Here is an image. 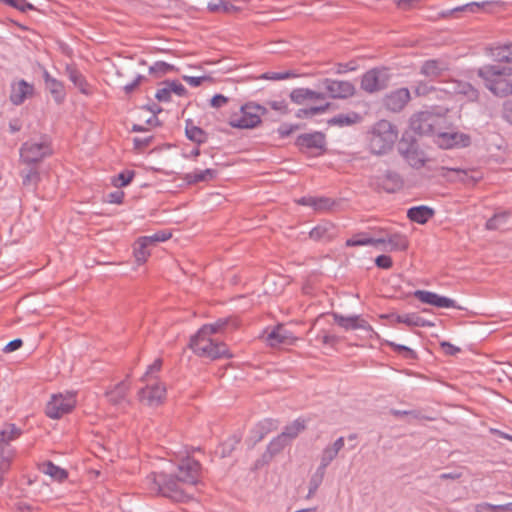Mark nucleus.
Instances as JSON below:
<instances>
[{
    "instance_id": "nucleus-1",
    "label": "nucleus",
    "mask_w": 512,
    "mask_h": 512,
    "mask_svg": "<svg viewBox=\"0 0 512 512\" xmlns=\"http://www.w3.org/2000/svg\"><path fill=\"white\" fill-rule=\"evenodd\" d=\"M200 470V462L187 457L178 465L177 474L151 472L145 478V486L153 495L162 496L174 502L184 503L189 501L191 496L181 485H197Z\"/></svg>"
},
{
    "instance_id": "nucleus-2",
    "label": "nucleus",
    "mask_w": 512,
    "mask_h": 512,
    "mask_svg": "<svg viewBox=\"0 0 512 512\" xmlns=\"http://www.w3.org/2000/svg\"><path fill=\"white\" fill-rule=\"evenodd\" d=\"M398 134L397 126L392 122L385 119L377 121L367 132L370 152L378 156L389 153L398 139Z\"/></svg>"
},
{
    "instance_id": "nucleus-3",
    "label": "nucleus",
    "mask_w": 512,
    "mask_h": 512,
    "mask_svg": "<svg viewBox=\"0 0 512 512\" xmlns=\"http://www.w3.org/2000/svg\"><path fill=\"white\" fill-rule=\"evenodd\" d=\"M512 74V68L497 65H484L477 75L484 81L485 87L496 97L505 98L512 94V80L503 78Z\"/></svg>"
},
{
    "instance_id": "nucleus-4",
    "label": "nucleus",
    "mask_w": 512,
    "mask_h": 512,
    "mask_svg": "<svg viewBox=\"0 0 512 512\" xmlns=\"http://www.w3.org/2000/svg\"><path fill=\"white\" fill-rule=\"evenodd\" d=\"M189 347L198 356L207 357L211 360L232 357L225 343L215 341L209 337L192 336Z\"/></svg>"
},
{
    "instance_id": "nucleus-5",
    "label": "nucleus",
    "mask_w": 512,
    "mask_h": 512,
    "mask_svg": "<svg viewBox=\"0 0 512 512\" xmlns=\"http://www.w3.org/2000/svg\"><path fill=\"white\" fill-rule=\"evenodd\" d=\"M240 112L241 116L231 118L229 125L233 128L252 129L261 123V116L265 115L268 110L255 102H247L240 107Z\"/></svg>"
},
{
    "instance_id": "nucleus-6",
    "label": "nucleus",
    "mask_w": 512,
    "mask_h": 512,
    "mask_svg": "<svg viewBox=\"0 0 512 512\" xmlns=\"http://www.w3.org/2000/svg\"><path fill=\"white\" fill-rule=\"evenodd\" d=\"M52 154L51 144L46 139L41 142L27 141L20 147V160L26 165H38Z\"/></svg>"
},
{
    "instance_id": "nucleus-7",
    "label": "nucleus",
    "mask_w": 512,
    "mask_h": 512,
    "mask_svg": "<svg viewBox=\"0 0 512 512\" xmlns=\"http://www.w3.org/2000/svg\"><path fill=\"white\" fill-rule=\"evenodd\" d=\"M441 122L442 119L439 116L429 111H421L411 118L410 128L419 136H436Z\"/></svg>"
},
{
    "instance_id": "nucleus-8",
    "label": "nucleus",
    "mask_w": 512,
    "mask_h": 512,
    "mask_svg": "<svg viewBox=\"0 0 512 512\" xmlns=\"http://www.w3.org/2000/svg\"><path fill=\"white\" fill-rule=\"evenodd\" d=\"M389 80L386 68H372L362 75L360 87L363 91L373 94L386 89Z\"/></svg>"
},
{
    "instance_id": "nucleus-9",
    "label": "nucleus",
    "mask_w": 512,
    "mask_h": 512,
    "mask_svg": "<svg viewBox=\"0 0 512 512\" xmlns=\"http://www.w3.org/2000/svg\"><path fill=\"white\" fill-rule=\"evenodd\" d=\"M76 400L73 393L53 395L47 403L45 413L51 419H59L73 410Z\"/></svg>"
},
{
    "instance_id": "nucleus-10",
    "label": "nucleus",
    "mask_w": 512,
    "mask_h": 512,
    "mask_svg": "<svg viewBox=\"0 0 512 512\" xmlns=\"http://www.w3.org/2000/svg\"><path fill=\"white\" fill-rule=\"evenodd\" d=\"M295 146L301 153L318 151L317 155L326 152V136L323 132L315 131L312 133L300 134L295 140Z\"/></svg>"
},
{
    "instance_id": "nucleus-11",
    "label": "nucleus",
    "mask_w": 512,
    "mask_h": 512,
    "mask_svg": "<svg viewBox=\"0 0 512 512\" xmlns=\"http://www.w3.org/2000/svg\"><path fill=\"white\" fill-rule=\"evenodd\" d=\"M321 85L332 99H348L356 94V87L350 81L325 78L321 80Z\"/></svg>"
},
{
    "instance_id": "nucleus-12",
    "label": "nucleus",
    "mask_w": 512,
    "mask_h": 512,
    "mask_svg": "<svg viewBox=\"0 0 512 512\" xmlns=\"http://www.w3.org/2000/svg\"><path fill=\"white\" fill-rule=\"evenodd\" d=\"M435 143L443 149L453 147H468L471 144V138L468 134L458 132H438Z\"/></svg>"
},
{
    "instance_id": "nucleus-13",
    "label": "nucleus",
    "mask_w": 512,
    "mask_h": 512,
    "mask_svg": "<svg viewBox=\"0 0 512 512\" xmlns=\"http://www.w3.org/2000/svg\"><path fill=\"white\" fill-rule=\"evenodd\" d=\"M165 395L166 388L159 383L147 382L146 387L139 391L140 400L151 407L160 405L165 399Z\"/></svg>"
},
{
    "instance_id": "nucleus-14",
    "label": "nucleus",
    "mask_w": 512,
    "mask_h": 512,
    "mask_svg": "<svg viewBox=\"0 0 512 512\" xmlns=\"http://www.w3.org/2000/svg\"><path fill=\"white\" fill-rule=\"evenodd\" d=\"M413 295L420 302L435 306L437 308H460L457 306L453 299L438 295L437 293L431 291L416 290L414 291Z\"/></svg>"
},
{
    "instance_id": "nucleus-15",
    "label": "nucleus",
    "mask_w": 512,
    "mask_h": 512,
    "mask_svg": "<svg viewBox=\"0 0 512 512\" xmlns=\"http://www.w3.org/2000/svg\"><path fill=\"white\" fill-rule=\"evenodd\" d=\"M413 295L420 302L435 306L437 308H460L457 306L453 299L438 295L437 293L431 291L416 290L414 291Z\"/></svg>"
},
{
    "instance_id": "nucleus-16",
    "label": "nucleus",
    "mask_w": 512,
    "mask_h": 512,
    "mask_svg": "<svg viewBox=\"0 0 512 512\" xmlns=\"http://www.w3.org/2000/svg\"><path fill=\"white\" fill-rule=\"evenodd\" d=\"M410 100V91L407 88L396 89L383 98L384 107L392 112H400Z\"/></svg>"
},
{
    "instance_id": "nucleus-17",
    "label": "nucleus",
    "mask_w": 512,
    "mask_h": 512,
    "mask_svg": "<svg viewBox=\"0 0 512 512\" xmlns=\"http://www.w3.org/2000/svg\"><path fill=\"white\" fill-rule=\"evenodd\" d=\"M297 340L292 332L285 328L283 324H278L266 336V342L270 347H278L280 345H292Z\"/></svg>"
},
{
    "instance_id": "nucleus-18",
    "label": "nucleus",
    "mask_w": 512,
    "mask_h": 512,
    "mask_svg": "<svg viewBox=\"0 0 512 512\" xmlns=\"http://www.w3.org/2000/svg\"><path fill=\"white\" fill-rule=\"evenodd\" d=\"M376 185L387 193H395L402 189L404 180L399 173L388 170L384 175L376 177Z\"/></svg>"
},
{
    "instance_id": "nucleus-19",
    "label": "nucleus",
    "mask_w": 512,
    "mask_h": 512,
    "mask_svg": "<svg viewBox=\"0 0 512 512\" xmlns=\"http://www.w3.org/2000/svg\"><path fill=\"white\" fill-rule=\"evenodd\" d=\"M33 95V84L28 83L24 79L11 84V93L9 99L14 105L19 106L23 104L27 98H31Z\"/></svg>"
},
{
    "instance_id": "nucleus-20",
    "label": "nucleus",
    "mask_w": 512,
    "mask_h": 512,
    "mask_svg": "<svg viewBox=\"0 0 512 512\" xmlns=\"http://www.w3.org/2000/svg\"><path fill=\"white\" fill-rule=\"evenodd\" d=\"M383 317L391 320H395L398 323H404L410 327H432L434 323L420 317L416 313H408L405 315H397L395 313H391L388 315H384Z\"/></svg>"
},
{
    "instance_id": "nucleus-21",
    "label": "nucleus",
    "mask_w": 512,
    "mask_h": 512,
    "mask_svg": "<svg viewBox=\"0 0 512 512\" xmlns=\"http://www.w3.org/2000/svg\"><path fill=\"white\" fill-rule=\"evenodd\" d=\"M43 79L45 88L50 92L55 102L61 104L66 95L63 83L53 78L46 69L43 70Z\"/></svg>"
},
{
    "instance_id": "nucleus-22",
    "label": "nucleus",
    "mask_w": 512,
    "mask_h": 512,
    "mask_svg": "<svg viewBox=\"0 0 512 512\" xmlns=\"http://www.w3.org/2000/svg\"><path fill=\"white\" fill-rule=\"evenodd\" d=\"M22 187L28 191H35L41 181V176L37 165H27L20 171Z\"/></svg>"
},
{
    "instance_id": "nucleus-23",
    "label": "nucleus",
    "mask_w": 512,
    "mask_h": 512,
    "mask_svg": "<svg viewBox=\"0 0 512 512\" xmlns=\"http://www.w3.org/2000/svg\"><path fill=\"white\" fill-rule=\"evenodd\" d=\"M435 215V210L426 205L413 206L407 210V218L418 224H426Z\"/></svg>"
},
{
    "instance_id": "nucleus-24",
    "label": "nucleus",
    "mask_w": 512,
    "mask_h": 512,
    "mask_svg": "<svg viewBox=\"0 0 512 512\" xmlns=\"http://www.w3.org/2000/svg\"><path fill=\"white\" fill-rule=\"evenodd\" d=\"M337 230L334 224L324 222L315 226L309 233L311 239L315 241H331L336 237Z\"/></svg>"
},
{
    "instance_id": "nucleus-25",
    "label": "nucleus",
    "mask_w": 512,
    "mask_h": 512,
    "mask_svg": "<svg viewBox=\"0 0 512 512\" xmlns=\"http://www.w3.org/2000/svg\"><path fill=\"white\" fill-rule=\"evenodd\" d=\"M332 316H333L335 323H337L340 327H342L346 330L370 328L367 321L361 319L360 316H357V315L344 317L338 313H332Z\"/></svg>"
},
{
    "instance_id": "nucleus-26",
    "label": "nucleus",
    "mask_w": 512,
    "mask_h": 512,
    "mask_svg": "<svg viewBox=\"0 0 512 512\" xmlns=\"http://www.w3.org/2000/svg\"><path fill=\"white\" fill-rule=\"evenodd\" d=\"M446 70H448L447 63L440 59H430L422 64L420 74L435 79L440 77Z\"/></svg>"
},
{
    "instance_id": "nucleus-27",
    "label": "nucleus",
    "mask_w": 512,
    "mask_h": 512,
    "mask_svg": "<svg viewBox=\"0 0 512 512\" xmlns=\"http://www.w3.org/2000/svg\"><path fill=\"white\" fill-rule=\"evenodd\" d=\"M130 385L126 380L116 384L112 389L107 390L105 396L108 402L112 405H120L126 401V396L129 391Z\"/></svg>"
},
{
    "instance_id": "nucleus-28",
    "label": "nucleus",
    "mask_w": 512,
    "mask_h": 512,
    "mask_svg": "<svg viewBox=\"0 0 512 512\" xmlns=\"http://www.w3.org/2000/svg\"><path fill=\"white\" fill-rule=\"evenodd\" d=\"M288 442L285 440L284 435H278L273 438L267 446L266 451L262 454V463L268 464L274 456L279 454L286 446Z\"/></svg>"
},
{
    "instance_id": "nucleus-29",
    "label": "nucleus",
    "mask_w": 512,
    "mask_h": 512,
    "mask_svg": "<svg viewBox=\"0 0 512 512\" xmlns=\"http://www.w3.org/2000/svg\"><path fill=\"white\" fill-rule=\"evenodd\" d=\"M185 134L190 141L198 145L204 144L208 140L207 132L198 126H195L192 119H187L185 121Z\"/></svg>"
},
{
    "instance_id": "nucleus-30",
    "label": "nucleus",
    "mask_w": 512,
    "mask_h": 512,
    "mask_svg": "<svg viewBox=\"0 0 512 512\" xmlns=\"http://www.w3.org/2000/svg\"><path fill=\"white\" fill-rule=\"evenodd\" d=\"M298 204L313 207L316 211H324L329 210L334 205V201L328 197L308 196L299 199Z\"/></svg>"
},
{
    "instance_id": "nucleus-31",
    "label": "nucleus",
    "mask_w": 512,
    "mask_h": 512,
    "mask_svg": "<svg viewBox=\"0 0 512 512\" xmlns=\"http://www.w3.org/2000/svg\"><path fill=\"white\" fill-rule=\"evenodd\" d=\"M66 73L70 81L79 89V91L85 95H89L91 93L90 86L86 81L85 77L82 73L76 69L74 66L68 65L66 67Z\"/></svg>"
},
{
    "instance_id": "nucleus-32",
    "label": "nucleus",
    "mask_w": 512,
    "mask_h": 512,
    "mask_svg": "<svg viewBox=\"0 0 512 512\" xmlns=\"http://www.w3.org/2000/svg\"><path fill=\"white\" fill-rule=\"evenodd\" d=\"M40 470L58 482H63L68 478V472L65 469L49 460L41 464Z\"/></svg>"
},
{
    "instance_id": "nucleus-33",
    "label": "nucleus",
    "mask_w": 512,
    "mask_h": 512,
    "mask_svg": "<svg viewBox=\"0 0 512 512\" xmlns=\"http://www.w3.org/2000/svg\"><path fill=\"white\" fill-rule=\"evenodd\" d=\"M488 54L497 62L512 63V43L489 48Z\"/></svg>"
},
{
    "instance_id": "nucleus-34",
    "label": "nucleus",
    "mask_w": 512,
    "mask_h": 512,
    "mask_svg": "<svg viewBox=\"0 0 512 512\" xmlns=\"http://www.w3.org/2000/svg\"><path fill=\"white\" fill-rule=\"evenodd\" d=\"M217 176V170L215 169H205L200 171H195L192 173H187L184 177V180L189 184H196L199 182H208Z\"/></svg>"
},
{
    "instance_id": "nucleus-35",
    "label": "nucleus",
    "mask_w": 512,
    "mask_h": 512,
    "mask_svg": "<svg viewBox=\"0 0 512 512\" xmlns=\"http://www.w3.org/2000/svg\"><path fill=\"white\" fill-rule=\"evenodd\" d=\"M229 319H218L215 323L203 325L194 336L209 337L221 332L228 325Z\"/></svg>"
},
{
    "instance_id": "nucleus-36",
    "label": "nucleus",
    "mask_w": 512,
    "mask_h": 512,
    "mask_svg": "<svg viewBox=\"0 0 512 512\" xmlns=\"http://www.w3.org/2000/svg\"><path fill=\"white\" fill-rule=\"evenodd\" d=\"M418 147V143L416 138L414 137L413 133L410 131H405L402 134L401 139L398 143V152L403 157L407 153H409L411 150H414Z\"/></svg>"
},
{
    "instance_id": "nucleus-37",
    "label": "nucleus",
    "mask_w": 512,
    "mask_h": 512,
    "mask_svg": "<svg viewBox=\"0 0 512 512\" xmlns=\"http://www.w3.org/2000/svg\"><path fill=\"white\" fill-rule=\"evenodd\" d=\"M22 430L15 424L9 423L0 431V445H10V442L17 439Z\"/></svg>"
},
{
    "instance_id": "nucleus-38",
    "label": "nucleus",
    "mask_w": 512,
    "mask_h": 512,
    "mask_svg": "<svg viewBox=\"0 0 512 512\" xmlns=\"http://www.w3.org/2000/svg\"><path fill=\"white\" fill-rule=\"evenodd\" d=\"M207 9L213 13L224 14H234L241 10L239 7L233 5L231 2L224 0H219L218 2H209L207 5Z\"/></svg>"
},
{
    "instance_id": "nucleus-39",
    "label": "nucleus",
    "mask_w": 512,
    "mask_h": 512,
    "mask_svg": "<svg viewBox=\"0 0 512 512\" xmlns=\"http://www.w3.org/2000/svg\"><path fill=\"white\" fill-rule=\"evenodd\" d=\"M149 246L147 238L139 237L136 240L134 244V256L138 264H143L147 260L150 255V252L148 251Z\"/></svg>"
},
{
    "instance_id": "nucleus-40",
    "label": "nucleus",
    "mask_w": 512,
    "mask_h": 512,
    "mask_svg": "<svg viewBox=\"0 0 512 512\" xmlns=\"http://www.w3.org/2000/svg\"><path fill=\"white\" fill-rule=\"evenodd\" d=\"M15 450L10 445H0V473L5 474L11 467Z\"/></svg>"
},
{
    "instance_id": "nucleus-41",
    "label": "nucleus",
    "mask_w": 512,
    "mask_h": 512,
    "mask_svg": "<svg viewBox=\"0 0 512 512\" xmlns=\"http://www.w3.org/2000/svg\"><path fill=\"white\" fill-rule=\"evenodd\" d=\"M240 441L241 436L234 434L231 437H229L226 441L220 444L216 453H218L221 458L229 457L235 450L236 446L240 443Z\"/></svg>"
},
{
    "instance_id": "nucleus-42",
    "label": "nucleus",
    "mask_w": 512,
    "mask_h": 512,
    "mask_svg": "<svg viewBox=\"0 0 512 512\" xmlns=\"http://www.w3.org/2000/svg\"><path fill=\"white\" fill-rule=\"evenodd\" d=\"M360 120V116L356 112L350 114H338L328 120L329 125L337 126H349L357 123Z\"/></svg>"
},
{
    "instance_id": "nucleus-43",
    "label": "nucleus",
    "mask_w": 512,
    "mask_h": 512,
    "mask_svg": "<svg viewBox=\"0 0 512 512\" xmlns=\"http://www.w3.org/2000/svg\"><path fill=\"white\" fill-rule=\"evenodd\" d=\"M387 244L390 245V251H405L409 242L405 235L394 233L387 238Z\"/></svg>"
},
{
    "instance_id": "nucleus-44",
    "label": "nucleus",
    "mask_w": 512,
    "mask_h": 512,
    "mask_svg": "<svg viewBox=\"0 0 512 512\" xmlns=\"http://www.w3.org/2000/svg\"><path fill=\"white\" fill-rule=\"evenodd\" d=\"M305 429L304 422L295 420L292 424L287 425L280 435H284L285 440L289 443L290 440L296 438L298 434Z\"/></svg>"
},
{
    "instance_id": "nucleus-45",
    "label": "nucleus",
    "mask_w": 512,
    "mask_h": 512,
    "mask_svg": "<svg viewBox=\"0 0 512 512\" xmlns=\"http://www.w3.org/2000/svg\"><path fill=\"white\" fill-rule=\"evenodd\" d=\"M386 344L392 348L394 352L407 360H416L418 358L417 353L405 345L396 344L392 341H386Z\"/></svg>"
},
{
    "instance_id": "nucleus-46",
    "label": "nucleus",
    "mask_w": 512,
    "mask_h": 512,
    "mask_svg": "<svg viewBox=\"0 0 512 512\" xmlns=\"http://www.w3.org/2000/svg\"><path fill=\"white\" fill-rule=\"evenodd\" d=\"M510 213L508 211H503L499 213H495L491 218L486 221L485 228L487 230H497L500 228L502 224H504Z\"/></svg>"
},
{
    "instance_id": "nucleus-47",
    "label": "nucleus",
    "mask_w": 512,
    "mask_h": 512,
    "mask_svg": "<svg viewBox=\"0 0 512 512\" xmlns=\"http://www.w3.org/2000/svg\"><path fill=\"white\" fill-rule=\"evenodd\" d=\"M403 158L408 162V164L416 169H419L424 166V158L422 151L419 150V146L411 150L409 153L403 156Z\"/></svg>"
},
{
    "instance_id": "nucleus-48",
    "label": "nucleus",
    "mask_w": 512,
    "mask_h": 512,
    "mask_svg": "<svg viewBox=\"0 0 512 512\" xmlns=\"http://www.w3.org/2000/svg\"><path fill=\"white\" fill-rule=\"evenodd\" d=\"M178 68L172 64L166 63L164 61H157L152 66L149 67V73L162 76L167 74L168 72H177Z\"/></svg>"
},
{
    "instance_id": "nucleus-49",
    "label": "nucleus",
    "mask_w": 512,
    "mask_h": 512,
    "mask_svg": "<svg viewBox=\"0 0 512 512\" xmlns=\"http://www.w3.org/2000/svg\"><path fill=\"white\" fill-rule=\"evenodd\" d=\"M291 101L297 105H303L307 101H310V89L309 88H296L290 92L289 95Z\"/></svg>"
},
{
    "instance_id": "nucleus-50",
    "label": "nucleus",
    "mask_w": 512,
    "mask_h": 512,
    "mask_svg": "<svg viewBox=\"0 0 512 512\" xmlns=\"http://www.w3.org/2000/svg\"><path fill=\"white\" fill-rule=\"evenodd\" d=\"M330 105H331L330 103H326L321 106H313L310 108L299 109L296 112V117L297 118H308V117H312L317 114L324 113L325 111H327L329 109Z\"/></svg>"
},
{
    "instance_id": "nucleus-51",
    "label": "nucleus",
    "mask_w": 512,
    "mask_h": 512,
    "mask_svg": "<svg viewBox=\"0 0 512 512\" xmlns=\"http://www.w3.org/2000/svg\"><path fill=\"white\" fill-rule=\"evenodd\" d=\"M459 93L463 94L471 102H477L480 97L479 90L468 82L459 85Z\"/></svg>"
},
{
    "instance_id": "nucleus-52",
    "label": "nucleus",
    "mask_w": 512,
    "mask_h": 512,
    "mask_svg": "<svg viewBox=\"0 0 512 512\" xmlns=\"http://www.w3.org/2000/svg\"><path fill=\"white\" fill-rule=\"evenodd\" d=\"M135 176L134 170H124L112 180L115 187L121 188L129 185Z\"/></svg>"
},
{
    "instance_id": "nucleus-53",
    "label": "nucleus",
    "mask_w": 512,
    "mask_h": 512,
    "mask_svg": "<svg viewBox=\"0 0 512 512\" xmlns=\"http://www.w3.org/2000/svg\"><path fill=\"white\" fill-rule=\"evenodd\" d=\"M372 243V237H368L366 233L361 232L354 235L352 238L346 241L347 247H355V246H366Z\"/></svg>"
},
{
    "instance_id": "nucleus-54",
    "label": "nucleus",
    "mask_w": 512,
    "mask_h": 512,
    "mask_svg": "<svg viewBox=\"0 0 512 512\" xmlns=\"http://www.w3.org/2000/svg\"><path fill=\"white\" fill-rule=\"evenodd\" d=\"M297 74L293 71L285 72H265L259 76L260 79L264 80H285L289 78H295Z\"/></svg>"
},
{
    "instance_id": "nucleus-55",
    "label": "nucleus",
    "mask_w": 512,
    "mask_h": 512,
    "mask_svg": "<svg viewBox=\"0 0 512 512\" xmlns=\"http://www.w3.org/2000/svg\"><path fill=\"white\" fill-rule=\"evenodd\" d=\"M164 85L169 87L171 93H175L179 97H184L188 94L187 89L177 80H165Z\"/></svg>"
},
{
    "instance_id": "nucleus-56",
    "label": "nucleus",
    "mask_w": 512,
    "mask_h": 512,
    "mask_svg": "<svg viewBox=\"0 0 512 512\" xmlns=\"http://www.w3.org/2000/svg\"><path fill=\"white\" fill-rule=\"evenodd\" d=\"M2 3L9 5L21 12H26L28 10H36V7L27 2L26 0H3Z\"/></svg>"
},
{
    "instance_id": "nucleus-57",
    "label": "nucleus",
    "mask_w": 512,
    "mask_h": 512,
    "mask_svg": "<svg viewBox=\"0 0 512 512\" xmlns=\"http://www.w3.org/2000/svg\"><path fill=\"white\" fill-rule=\"evenodd\" d=\"M171 236H172V234L170 232H168L166 230H161L151 236H143V237L148 239V243L151 246L158 242H164V241L170 239Z\"/></svg>"
},
{
    "instance_id": "nucleus-58",
    "label": "nucleus",
    "mask_w": 512,
    "mask_h": 512,
    "mask_svg": "<svg viewBox=\"0 0 512 512\" xmlns=\"http://www.w3.org/2000/svg\"><path fill=\"white\" fill-rule=\"evenodd\" d=\"M484 510H489V511H505V510H509V511H512V503H508V504H505V505H491V504H488V503H484V504H480L477 506V511L478 512H484Z\"/></svg>"
},
{
    "instance_id": "nucleus-59",
    "label": "nucleus",
    "mask_w": 512,
    "mask_h": 512,
    "mask_svg": "<svg viewBox=\"0 0 512 512\" xmlns=\"http://www.w3.org/2000/svg\"><path fill=\"white\" fill-rule=\"evenodd\" d=\"M161 367L162 359L158 358L151 365L148 366V369L141 380L144 382H149V378L152 376V374L159 372Z\"/></svg>"
},
{
    "instance_id": "nucleus-60",
    "label": "nucleus",
    "mask_w": 512,
    "mask_h": 512,
    "mask_svg": "<svg viewBox=\"0 0 512 512\" xmlns=\"http://www.w3.org/2000/svg\"><path fill=\"white\" fill-rule=\"evenodd\" d=\"M375 265L380 269H390L393 266V260L388 255H379L375 258Z\"/></svg>"
},
{
    "instance_id": "nucleus-61",
    "label": "nucleus",
    "mask_w": 512,
    "mask_h": 512,
    "mask_svg": "<svg viewBox=\"0 0 512 512\" xmlns=\"http://www.w3.org/2000/svg\"><path fill=\"white\" fill-rule=\"evenodd\" d=\"M278 428V421L274 419H264L258 423V429H262L267 433L274 431Z\"/></svg>"
},
{
    "instance_id": "nucleus-62",
    "label": "nucleus",
    "mask_w": 512,
    "mask_h": 512,
    "mask_svg": "<svg viewBox=\"0 0 512 512\" xmlns=\"http://www.w3.org/2000/svg\"><path fill=\"white\" fill-rule=\"evenodd\" d=\"M268 105L275 111L280 112L282 115L290 113V109L285 100L282 101H269Z\"/></svg>"
},
{
    "instance_id": "nucleus-63",
    "label": "nucleus",
    "mask_w": 512,
    "mask_h": 512,
    "mask_svg": "<svg viewBox=\"0 0 512 512\" xmlns=\"http://www.w3.org/2000/svg\"><path fill=\"white\" fill-rule=\"evenodd\" d=\"M435 88L431 85H429L428 83H425V82H419L415 87H414V93L417 95V96H426L428 95L431 91H434Z\"/></svg>"
},
{
    "instance_id": "nucleus-64",
    "label": "nucleus",
    "mask_w": 512,
    "mask_h": 512,
    "mask_svg": "<svg viewBox=\"0 0 512 512\" xmlns=\"http://www.w3.org/2000/svg\"><path fill=\"white\" fill-rule=\"evenodd\" d=\"M502 118L512 125V100H507L502 106Z\"/></svg>"
}]
</instances>
